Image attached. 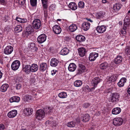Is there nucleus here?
Listing matches in <instances>:
<instances>
[{"label": "nucleus", "mask_w": 130, "mask_h": 130, "mask_svg": "<svg viewBox=\"0 0 130 130\" xmlns=\"http://www.w3.org/2000/svg\"><path fill=\"white\" fill-rule=\"evenodd\" d=\"M102 79L98 77H95L93 78L91 81V84L92 87L89 88V87L87 86H86V88L89 91H91L93 90L97 86L98 84L102 81Z\"/></svg>", "instance_id": "1"}, {"label": "nucleus", "mask_w": 130, "mask_h": 130, "mask_svg": "<svg viewBox=\"0 0 130 130\" xmlns=\"http://www.w3.org/2000/svg\"><path fill=\"white\" fill-rule=\"evenodd\" d=\"M120 97V95L119 93L116 92L113 93L111 94L108 100L109 102L116 103L119 101Z\"/></svg>", "instance_id": "2"}, {"label": "nucleus", "mask_w": 130, "mask_h": 130, "mask_svg": "<svg viewBox=\"0 0 130 130\" xmlns=\"http://www.w3.org/2000/svg\"><path fill=\"white\" fill-rule=\"evenodd\" d=\"M45 116V112L42 110H38L36 112V119L39 120L42 119L44 118Z\"/></svg>", "instance_id": "3"}, {"label": "nucleus", "mask_w": 130, "mask_h": 130, "mask_svg": "<svg viewBox=\"0 0 130 130\" xmlns=\"http://www.w3.org/2000/svg\"><path fill=\"white\" fill-rule=\"evenodd\" d=\"M123 120L121 117L116 118L113 120V124L116 126H120L123 123Z\"/></svg>", "instance_id": "4"}, {"label": "nucleus", "mask_w": 130, "mask_h": 130, "mask_svg": "<svg viewBox=\"0 0 130 130\" xmlns=\"http://www.w3.org/2000/svg\"><path fill=\"white\" fill-rule=\"evenodd\" d=\"M20 65V61L18 60L14 61L11 65V69L14 71L17 70Z\"/></svg>", "instance_id": "5"}, {"label": "nucleus", "mask_w": 130, "mask_h": 130, "mask_svg": "<svg viewBox=\"0 0 130 130\" xmlns=\"http://www.w3.org/2000/svg\"><path fill=\"white\" fill-rule=\"evenodd\" d=\"M33 25L34 28L35 29H38L40 28L41 26L40 21L39 19H36L33 22Z\"/></svg>", "instance_id": "6"}, {"label": "nucleus", "mask_w": 130, "mask_h": 130, "mask_svg": "<svg viewBox=\"0 0 130 130\" xmlns=\"http://www.w3.org/2000/svg\"><path fill=\"white\" fill-rule=\"evenodd\" d=\"M46 39V36L44 34L39 36L37 38L38 42L39 43H42L44 42Z\"/></svg>", "instance_id": "7"}, {"label": "nucleus", "mask_w": 130, "mask_h": 130, "mask_svg": "<svg viewBox=\"0 0 130 130\" xmlns=\"http://www.w3.org/2000/svg\"><path fill=\"white\" fill-rule=\"evenodd\" d=\"M85 69V67L83 64H79V67L76 71V74H80L84 72Z\"/></svg>", "instance_id": "8"}, {"label": "nucleus", "mask_w": 130, "mask_h": 130, "mask_svg": "<svg viewBox=\"0 0 130 130\" xmlns=\"http://www.w3.org/2000/svg\"><path fill=\"white\" fill-rule=\"evenodd\" d=\"M13 51V48L11 46H7L4 49V53L6 55L11 54Z\"/></svg>", "instance_id": "9"}, {"label": "nucleus", "mask_w": 130, "mask_h": 130, "mask_svg": "<svg viewBox=\"0 0 130 130\" xmlns=\"http://www.w3.org/2000/svg\"><path fill=\"white\" fill-rule=\"evenodd\" d=\"M48 67L46 63L43 62L39 65V70L41 72H43L48 69Z\"/></svg>", "instance_id": "10"}, {"label": "nucleus", "mask_w": 130, "mask_h": 130, "mask_svg": "<svg viewBox=\"0 0 130 130\" xmlns=\"http://www.w3.org/2000/svg\"><path fill=\"white\" fill-rule=\"evenodd\" d=\"M53 30L54 33L57 34H60L61 31V28L59 25H56L54 26L53 27Z\"/></svg>", "instance_id": "11"}, {"label": "nucleus", "mask_w": 130, "mask_h": 130, "mask_svg": "<svg viewBox=\"0 0 130 130\" xmlns=\"http://www.w3.org/2000/svg\"><path fill=\"white\" fill-rule=\"evenodd\" d=\"M23 70L26 74H28L31 72V65L26 64L23 68Z\"/></svg>", "instance_id": "12"}, {"label": "nucleus", "mask_w": 130, "mask_h": 130, "mask_svg": "<svg viewBox=\"0 0 130 130\" xmlns=\"http://www.w3.org/2000/svg\"><path fill=\"white\" fill-rule=\"evenodd\" d=\"M78 51L79 55L82 57L85 56L87 52L86 49L83 47L79 48Z\"/></svg>", "instance_id": "13"}, {"label": "nucleus", "mask_w": 130, "mask_h": 130, "mask_svg": "<svg viewBox=\"0 0 130 130\" xmlns=\"http://www.w3.org/2000/svg\"><path fill=\"white\" fill-rule=\"evenodd\" d=\"M98 53L93 52L90 53V56L89 57V59L91 61H94L98 57Z\"/></svg>", "instance_id": "14"}, {"label": "nucleus", "mask_w": 130, "mask_h": 130, "mask_svg": "<svg viewBox=\"0 0 130 130\" xmlns=\"http://www.w3.org/2000/svg\"><path fill=\"white\" fill-rule=\"evenodd\" d=\"M17 113V111L15 110H13L8 112L7 114V116L10 118H13L16 116Z\"/></svg>", "instance_id": "15"}, {"label": "nucleus", "mask_w": 130, "mask_h": 130, "mask_svg": "<svg viewBox=\"0 0 130 130\" xmlns=\"http://www.w3.org/2000/svg\"><path fill=\"white\" fill-rule=\"evenodd\" d=\"M106 26L105 25L99 26L97 27L96 30L98 32L103 33L106 30Z\"/></svg>", "instance_id": "16"}, {"label": "nucleus", "mask_w": 130, "mask_h": 130, "mask_svg": "<svg viewBox=\"0 0 130 130\" xmlns=\"http://www.w3.org/2000/svg\"><path fill=\"white\" fill-rule=\"evenodd\" d=\"M90 25L89 22H84L82 25V29L84 31H87L89 28Z\"/></svg>", "instance_id": "17"}, {"label": "nucleus", "mask_w": 130, "mask_h": 130, "mask_svg": "<svg viewBox=\"0 0 130 130\" xmlns=\"http://www.w3.org/2000/svg\"><path fill=\"white\" fill-rule=\"evenodd\" d=\"M53 108L51 107H46L44 108L45 113L48 115H51L52 112Z\"/></svg>", "instance_id": "18"}, {"label": "nucleus", "mask_w": 130, "mask_h": 130, "mask_svg": "<svg viewBox=\"0 0 130 130\" xmlns=\"http://www.w3.org/2000/svg\"><path fill=\"white\" fill-rule=\"evenodd\" d=\"M81 120L84 122L88 121L90 119L89 116V114H87L81 115Z\"/></svg>", "instance_id": "19"}, {"label": "nucleus", "mask_w": 130, "mask_h": 130, "mask_svg": "<svg viewBox=\"0 0 130 130\" xmlns=\"http://www.w3.org/2000/svg\"><path fill=\"white\" fill-rule=\"evenodd\" d=\"M59 63V61L56 59L53 58L50 62V65L53 67H56Z\"/></svg>", "instance_id": "20"}, {"label": "nucleus", "mask_w": 130, "mask_h": 130, "mask_svg": "<svg viewBox=\"0 0 130 130\" xmlns=\"http://www.w3.org/2000/svg\"><path fill=\"white\" fill-rule=\"evenodd\" d=\"M76 68V65L75 63H71L69 64L68 67V69L69 71L73 72L75 70Z\"/></svg>", "instance_id": "21"}, {"label": "nucleus", "mask_w": 130, "mask_h": 130, "mask_svg": "<svg viewBox=\"0 0 130 130\" xmlns=\"http://www.w3.org/2000/svg\"><path fill=\"white\" fill-rule=\"evenodd\" d=\"M76 39L77 41L79 42H84L86 40L85 37L82 35H77L76 37Z\"/></svg>", "instance_id": "22"}, {"label": "nucleus", "mask_w": 130, "mask_h": 130, "mask_svg": "<svg viewBox=\"0 0 130 130\" xmlns=\"http://www.w3.org/2000/svg\"><path fill=\"white\" fill-rule=\"evenodd\" d=\"M123 58L121 56L118 55L114 59V63L117 64L121 63L122 61Z\"/></svg>", "instance_id": "23"}, {"label": "nucleus", "mask_w": 130, "mask_h": 130, "mask_svg": "<svg viewBox=\"0 0 130 130\" xmlns=\"http://www.w3.org/2000/svg\"><path fill=\"white\" fill-rule=\"evenodd\" d=\"M24 112L26 115H30L32 114L33 109L30 108H26L25 109Z\"/></svg>", "instance_id": "24"}, {"label": "nucleus", "mask_w": 130, "mask_h": 130, "mask_svg": "<svg viewBox=\"0 0 130 130\" xmlns=\"http://www.w3.org/2000/svg\"><path fill=\"white\" fill-rule=\"evenodd\" d=\"M126 79L125 78H122L118 83V85L119 87H122L124 86V84L126 82Z\"/></svg>", "instance_id": "25"}, {"label": "nucleus", "mask_w": 130, "mask_h": 130, "mask_svg": "<svg viewBox=\"0 0 130 130\" xmlns=\"http://www.w3.org/2000/svg\"><path fill=\"white\" fill-rule=\"evenodd\" d=\"M20 100V98L18 96H13L10 98L9 100L11 103L13 102H18Z\"/></svg>", "instance_id": "26"}, {"label": "nucleus", "mask_w": 130, "mask_h": 130, "mask_svg": "<svg viewBox=\"0 0 130 130\" xmlns=\"http://www.w3.org/2000/svg\"><path fill=\"white\" fill-rule=\"evenodd\" d=\"M121 5L119 3H117L114 5L113 8V11L116 12L118 11L121 8Z\"/></svg>", "instance_id": "27"}, {"label": "nucleus", "mask_w": 130, "mask_h": 130, "mask_svg": "<svg viewBox=\"0 0 130 130\" xmlns=\"http://www.w3.org/2000/svg\"><path fill=\"white\" fill-rule=\"evenodd\" d=\"M69 7L71 9L75 10L76 9L77 7L76 4L74 2H71L68 5Z\"/></svg>", "instance_id": "28"}, {"label": "nucleus", "mask_w": 130, "mask_h": 130, "mask_svg": "<svg viewBox=\"0 0 130 130\" xmlns=\"http://www.w3.org/2000/svg\"><path fill=\"white\" fill-rule=\"evenodd\" d=\"M69 50L67 48H64L61 50L60 53L61 55H67L69 52Z\"/></svg>", "instance_id": "29"}, {"label": "nucleus", "mask_w": 130, "mask_h": 130, "mask_svg": "<svg viewBox=\"0 0 130 130\" xmlns=\"http://www.w3.org/2000/svg\"><path fill=\"white\" fill-rule=\"evenodd\" d=\"M32 72H35L38 70V68L37 65L36 64L33 63L31 66Z\"/></svg>", "instance_id": "30"}, {"label": "nucleus", "mask_w": 130, "mask_h": 130, "mask_svg": "<svg viewBox=\"0 0 130 130\" xmlns=\"http://www.w3.org/2000/svg\"><path fill=\"white\" fill-rule=\"evenodd\" d=\"M33 31V29L31 25H28L26 27V33L28 34H30L31 32Z\"/></svg>", "instance_id": "31"}, {"label": "nucleus", "mask_w": 130, "mask_h": 130, "mask_svg": "<svg viewBox=\"0 0 130 130\" xmlns=\"http://www.w3.org/2000/svg\"><path fill=\"white\" fill-rule=\"evenodd\" d=\"M121 109L119 107H116L113 108L112 110V113L113 115H117L120 113Z\"/></svg>", "instance_id": "32"}, {"label": "nucleus", "mask_w": 130, "mask_h": 130, "mask_svg": "<svg viewBox=\"0 0 130 130\" xmlns=\"http://www.w3.org/2000/svg\"><path fill=\"white\" fill-rule=\"evenodd\" d=\"M77 29V26L74 24H72L69 27V29L71 32H73L75 31Z\"/></svg>", "instance_id": "33"}, {"label": "nucleus", "mask_w": 130, "mask_h": 130, "mask_svg": "<svg viewBox=\"0 0 130 130\" xmlns=\"http://www.w3.org/2000/svg\"><path fill=\"white\" fill-rule=\"evenodd\" d=\"M108 64L106 62H104L100 64V68L102 70H104L106 69L108 67Z\"/></svg>", "instance_id": "34"}, {"label": "nucleus", "mask_w": 130, "mask_h": 130, "mask_svg": "<svg viewBox=\"0 0 130 130\" xmlns=\"http://www.w3.org/2000/svg\"><path fill=\"white\" fill-rule=\"evenodd\" d=\"M9 87V85L7 84H3L1 87V90L2 92H5L7 90V89Z\"/></svg>", "instance_id": "35"}, {"label": "nucleus", "mask_w": 130, "mask_h": 130, "mask_svg": "<svg viewBox=\"0 0 130 130\" xmlns=\"http://www.w3.org/2000/svg\"><path fill=\"white\" fill-rule=\"evenodd\" d=\"M117 77V75H113L109 77L108 79L109 81L110 82H114L116 80Z\"/></svg>", "instance_id": "36"}, {"label": "nucleus", "mask_w": 130, "mask_h": 130, "mask_svg": "<svg viewBox=\"0 0 130 130\" xmlns=\"http://www.w3.org/2000/svg\"><path fill=\"white\" fill-rule=\"evenodd\" d=\"M58 96L60 98L63 99L66 98L67 96V95L66 92H63L59 93Z\"/></svg>", "instance_id": "37"}, {"label": "nucleus", "mask_w": 130, "mask_h": 130, "mask_svg": "<svg viewBox=\"0 0 130 130\" xmlns=\"http://www.w3.org/2000/svg\"><path fill=\"white\" fill-rule=\"evenodd\" d=\"M104 15V13L103 11H101L97 13L96 15L97 19H100L101 18H103Z\"/></svg>", "instance_id": "38"}, {"label": "nucleus", "mask_w": 130, "mask_h": 130, "mask_svg": "<svg viewBox=\"0 0 130 130\" xmlns=\"http://www.w3.org/2000/svg\"><path fill=\"white\" fill-rule=\"evenodd\" d=\"M16 20L21 23H25L27 21V19L26 18L21 19L18 17H16Z\"/></svg>", "instance_id": "39"}, {"label": "nucleus", "mask_w": 130, "mask_h": 130, "mask_svg": "<svg viewBox=\"0 0 130 130\" xmlns=\"http://www.w3.org/2000/svg\"><path fill=\"white\" fill-rule=\"evenodd\" d=\"M82 84L81 81L80 80H76L74 83V86L76 87H79L81 86Z\"/></svg>", "instance_id": "40"}, {"label": "nucleus", "mask_w": 130, "mask_h": 130, "mask_svg": "<svg viewBox=\"0 0 130 130\" xmlns=\"http://www.w3.org/2000/svg\"><path fill=\"white\" fill-rule=\"evenodd\" d=\"M15 31L17 33L21 31L22 30V27L20 25H17L14 28Z\"/></svg>", "instance_id": "41"}, {"label": "nucleus", "mask_w": 130, "mask_h": 130, "mask_svg": "<svg viewBox=\"0 0 130 130\" xmlns=\"http://www.w3.org/2000/svg\"><path fill=\"white\" fill-rule=\"evenodd\" d=\"M76 123L75 122L72 121L68 122L67 124V126L69 127H75Z\"/></svg>", "instance_id": "42"}, {"label": "nucleus", "mask_w": 130, "mask_h": 130, "mask_svg": "<svg viewBox=\"0 0 130 130\" xmlns=\"http://www.w3.org/2000/svg\"><path fill=\"white\" fill-rule=\"evenodd\" d=\"M124 23H127L130 25V19H129L128 16H126L124 20Z\"/></svg>", "instance_id": "43"}, {"label": "nucleus", "mask_w": 130, "mask_h": 130, "mask_svg": "<svg viewBox=\"0 0 130 130\" xmlns=\"http://www.w3.org/2000/svg\"><path fill=\"white\" fill-rule=\"evenodd\" d=\"M29 47L30 48L33 50H36L37 49L36 47H35V44L34 43H30Z\"/></svg>", "instance_id": "44"}, {"label": "nucleus", "mask_w": 130, "mask_h": 130, "mask_svg": "<svg viewBox=\"0 0 130 130\" xmlns=\"http://www.w3.org/2000/svg\"><path fill=\"white\" fill-rule=\"evenodd\" d=\"M31 5L32 6H35L37 5V0H30Z\"/></svg>", "instance_id": "45"}, {"label": "nucleus", "mask_w": 130, "mask_h": 130, "mask_svg": "<svg viewBox=\"0 0 130 130\" xmlns=\"http://www.w3.org/2000/svg\"><path fill=\"white\" fill-rule=\"evenodd\" d=\"M84 6V3L83 1H80L78 4V7L80 8H82Z\"/></svg>", "instance_id": "46"}, {"label": "nucleus", "mask_w": 130, "mask_h": 130, "mask_svg": "<svg viewBox=\"0 0 130 130\" xmlns=\"http://www.w3.org/2000/svg\"><path fill=\"white\" fill-rule=\"evenodd\" d=\"M129 27H130V25L127 23H124L122 29H125V30L127 29Z\"/></svg>", "instance_id": "47"}, {"label": "nucleus", "mask_w": 130, "mask_h": 130, "mask_svg": "<svg viewBox=\"0 0 130 130\" xmlns=\"http://www.w3.org/2000/svg\"><path fill=\"white\" fill-rule=\"evenodd\" d=\"M125 52L126 54H130V48L128 46H127L125 48Z\"/></svg>", "instance_id": "48"}, {"label": "nucleus", "mask_w": 130, "mask_h": 130, "mask_svg": "<svg viewBox=\"0 0 130 130\" xmlns=\"http://www.w3.org/2000/svg\"><path fill=\"white\" fill-rule=\"evenodd\" d=\"M22 87V85L19 83L17 84L15 86V88L17 90L20 89Z\"/></svg>", "instance_id": "49"}, {"label": "nucleus", "mask_w": 130, "mask_h": 130, "mask_svg": "<svg viewBox=\"0 0 130 130\" xmlns=\"http://www.w3.org/2000/svg\"><path fill=\"white\" fill-rule=\"evenodd\" d=\"M49 8L50 10H55V5L53 4L51 5L49 7Z\"/></svg>", "instance_id": "50"}, {"label": "nucleus", "mask_w": 130, "mask_h": 130, "mask_svg": "<svg viewBox=\"0 0 130 130\" xmlns=\"http://www.w3.org/2000/svg\"><path fill=\"white\" fill-rule=\"evenodd\" d=\"M25 2V0H19V3L21 5H23Z\"/></svg>", "instance_id": "51"}, {"label": "nucleus", "mask_w": 130, "mask_h": 130, "mask_svg": "<svg viewBox=\"0 0 130 130\" xmlns=\"http://www.w3.org/2000/svg\"><path fill=\"white\" fill-rule=\"evenodd\" d=\"M51 126H55L56 125V123L55 121L53 120V118L52 117L51 118Z\"/></svg>", "instance_id": "52"}, {"label": "nucleus", "mask_w": 130, "mask_h": 130, "mask_svg": "<svg viewBox=\"0 0 130 130\" xmlns=\"http://www.w3.org/2000/svg\"><path fill=\"white\" fill-rule=\"evenodd\" d=\"M4 21L6 22L8 20V17L6 15H5L2 19Z\"/></svg>", "instance_id": "53"}, {"label": "nucleus", "mask_w": 130, "mask_h": 130, "mask_svg": "<svg viewBox=\"0 0 130 130\" xmlns=\"http://www.w3.org/2000/svg\"><path fill=\"white\" fill-rule=\"evenodd\" d=\"M90 105L89 103H86L84 104L83 106L84 107L86 108L88 107Z\"/></svg>", "instance_id": "54"}, {"label": "nucleus", "mask_w": 130, "mask_h": 130, "mask_svg": "<svg viewBox=\"0 0 130 130\" xmlns=\"http://www.w3.org/2000/svg\"><path fill=\"white\" fill-rule=\"evenodd\" d=\"M5 127L4 124H0V130H4Z\"/></svg>", "instance_id": "55"}, {"label": "nucleus", "mask_w": 130, "mask_h": 130, "mask_svg": "<svg viewBox=\"0 0 130 130\" xmlns=\"http://www.w3.org/2000/svg\"><path fill=\"white\" fill-rule=\"evenodd\" d=\"M17 80L19 82H22L23 81V77H18L17 78Z\"/></svg>", "instance_id": "56"}, {"label": "nucleus", "mask_w": 130, "mask_h": 130, "mask_svg": "<svg viewBox=\"0 0 130 130\" xmlns=\"http://www.w3.org/2000/svg\"><path fill=\"white\" fill-rule=\"evenodd\" d=\"M47 3H42L43 4V9H47L48 7L47 5L46 4Z\"/></svg>", "instance_id": "57"}, {"label": "nucleus", "mask_w": 130, "mask_h": 130, "mask_svg": "<svg viewBox=\"0 0 130 130\" xmlns=\"http://www.w3.org/2000/svg\"><path fill=\"white\" fill-rule=\"evenodd\" d=\"M51 121L52 120H48L46 122L45 124H46V125H47V124H48L51 126Z\"/></svg>", "instance_id": "58"}, {"label": "nucleus", "mask_w": 130, "mask_h": 130, "mask_svg": "<svg viewBox=\"0 0 130 130\" xmlns=\"http://www.w3.org/2000/svg\"><path fill=\"white\" fill-rule=\"evenodd\" d=\"M44 17L45 18H46L48 15V11L44 12Z\"/></svg>", "instance_id": "59"}, {"label": "nucleus", "mask_w": 130, "mask_h": 130, "mask_svg": "<svg viewBox=\"0 0 130 130\" xmlns=\"http://www.w3.org/2000/svg\"><path fill=\"white\" fill-rule=\"evenodd\" d=\"M126 29H123L121 30V32L122 34H126Z\"/></svg>", "instance_id": "60"}, {"label": "nucleus", "mask_w": 130, "mask_h": 130, "mask_svg": "<svg viewBox=\"0 0 130 130\" xmlns=\"http://www.w3.org/2000/svg\"><path fill=\"white\" fill-rule=\"evenodd\" d=\"M80 119L78 118H76V124H78L80 122Z\"/></svg>", "instance_id": "61"}, {"label": "nucleus", "mask_w": 130, "mask_h": 130, "mask_svg": "<svg viewBox=\"0 0 130 130\" xmlns=\"http://www.w3.org/2000/svg\"><path fill=\"white\" fill-rule=\"evenodd\" d=\"M57 72V71L56 70H53L52 71V73L51 74L52 75H54L56 73V72Z\"/></svg>", "instance_id": "62"}, {"label": "nucleus", "mask_w": 130, "mask_h": 130, "mask_svg": "<svg viewBox=\"0 0 130 130\" xmlns=\"http://www.w3.org/2000/svg\"><path fill=\"white\" fill-rule=\"evenodd\" d=\"M105 38H107L108 39L110 38V36L108 34L106 33L105 34Z\"/></svg>", "instance_id": "63"}, {"label": "nucleus", "mask_w": 130, "mask_h": 130, "mask_svg": "<svg viewBox=\"0 0 130 130\" xmlns=\"http://www.w3.org/2000/svg\"><path fill=\"white\" fill-rule=\"evenodd\" d=\"M27 100H31L32 99V97L30 95H28L26 97Z\"/></svg>", "instance_id": "64"}]
</instances>
